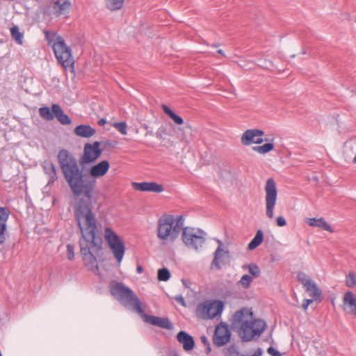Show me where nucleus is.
Instances as JSON below:
<instances>
[{
    "instance_id": "32",
    "label": "nucleus",
    "mask_w": 356,
    "mask_h": 356,
    "mask_svg": "<svg viewBox=\"0 0 356 356\" xmlns=\"http://www.w3.org/2000/svg\"><path fill=\"white\" fill-rule=\"evenodd\" d=\"M243 269H248L249 273L253 277H258L260 276L261 270L258 266L255 264H250L248 265H244L243 266Z\"/></svg>"
},
{
    "instance_id": "4",
    "label": "nucleus",
    "mask_w": 356,
    "mask_h": 356,
    "mask_svg": "<svg viewBox=\"0 0 356 356\" xmlns=\"http://www.w3.org/2000/svg\"><path fill=\"white\" fill-rule=\"evenodd\" d=\"M54 53L58 61L62 66L67 70L71 68L74 71V61L72 56V52L64 40V39L57 35L54 42L52 44Z\"/></svg>"
},
{
    "instance_id": "25",
    "label": "nucleus",
    "mask_w": 356,
    "mask_h": 356,
    "mask_svg": "<svg viewBox=\"0 0 356 356\" xmlns=\"http://www.w3.org/2000/svg\"><path fill=\"white\" fill-rule=\"evenodd\" d=\"M217 243L218 244V248H216L214 255H213V259L211 262V266H215L217 269H220L221 266L219 265V259H220V254H228V250H224L222 249V242L220 240H217Z\"/></svg>"
},
{
    "instance_id": "10",
    "label": "nucleus",
    "mask_w": 356,
    "mask_h": 356,
    "mask_svg": "<svg viewBox=\"0 0 356 356\" xmlns=\"http://www.w3.org/2000/svg\"><path fill=\"white\" fill-rule=\"evenodd\" d=\"M99 141H95L93 144L86 143L84 145L83 154L79 160L80 163H90L100 157L102 153Z\"/></svg>"
},
{
    "instance_id": "9",
    "label": "nucleus",
    "mask_w": 356,
    "mask_h": 356,
    "mask_svg": "<svg viewBox=\"0 0 356 356\" xmlns=\"http://www.w3.org/2000/svg\"><path fill=\"white\" fill-rule=\"evenodd\" d=\"M265 202H266V213L268 218L271 219L274 216L273 210L276 204L277 197V189L275 180L270 177L267 179L265 186Z\"/></svg>"
},
{
    "instance_id": "31",
    "label": "nucleus",
    "mask_w": 356,
    "mask_h": 356,
    "mask_svg": "<svg viewBox=\"0 0 356 356\" xmlns=\"http://www.w3.org/2000/svg\"><path fill=\"white\" fill-rule=\"evenodd\" d=\"M298 280L300 283H301L305 289L307 286L312 284L314 282L311 280V278L304 272H299L297 275Z\"/></svg>"
},
{
    "instance_id": "49",
    "label": "nucleus",
    "mask_w": 356,
    "mask_h": 356,
    "mask_svg": "<svg viewBox=\"0 0 356 356\" xmlns=\"http://www.w3.org/2000/svg\"><path fill=\"white\" fill-rule=\"evenodd\" d=\"M181 282H182L183 285H184L186 288H189V287H190L191 282H190L188 280H186V279H182V280H181Z\"/></svg>"
},
{
    "instance_id": "26",
    "label": "nucleus",
    "mask_w": 356,
    "mask_h": 356,
    "mask_svg": "<svg viewBox=\"0 0 356 356\" xmlns=\"http://www.w3.org/2000/svg\"><path fill=\"white\" fill-rule=\"evenodd\" d=\"M161 108L163 111L175 123L177 124H182L184 123V120L181 117L177 115L172 110H171L167 105L162 104Z\"/></svg>"
},
{
    "instance_id": "52",
    "label": "nucleus",
    "mask_w": 356,
    "mask_h": 356,
    "mask_svg": "<svg viewBox=\"0 0 356 356\" xmlns=\"http://www.w3.org/2000/svg\"><path fill=\"white\" fill-rule=\"evenodd\" d=\"M97 124L99 126H103L106 124V120L104 118H101L100 120H98Z\"/></svg>"
},
{
    "instance_id": "14",
    "label": "nucleus",
    "mask_w": 356,
    "mask_h": 356,
    "mask_svg": "<svg viewBox=\"0 0 356 356\" xmlns=\"http://www.w3.org/2000/svg\"><path fill=\"white\" fill-rule=\"evenodd\" d=\"M343 310L356 316V297L352 291H347L343 297Z\"/></svg>"
},
{
    "instance_id": "3",
    "label": "nucleus",
    "mask_w": 356,
    "mask_h": 356,
    "mask_svg": "<svg viewBox=\"0 0 356 356\" xmlns=\"http://www.w3.org/2000/svg\"><path fill=\"white\" fill-rule=\"evenodd\" d=\"M110 292L113 296L119 297L120 300H125L131 305L132 309L137 312L143 317L144 321L161 328L172 330V323L168 318L158 317L147 314L144 312L141 302L134 291L122 283H116L110 289Z\"/></svg>"
},
{
    "instance_id": "6",
    "label": "nucleus",
    "mask_w": 356,
    "mask_h": 356,
    "mask_svg": "<svg viewBox=\"0 0 356 356\" xmlns=\"http://www.w3.org/2000/svg\"><path fill=\"white\" fill-rule=\"evenodd\" d=\"M266 323L261 319L246 321L240 325L239 334L242 341H250L255 337H260L266 328Z\"/></svg>"
},
{
    "instance_id": "29",
    "label": "nucleus",
    "mask_w": 356,
    "mask_h": 356,
    "mask_svg": "<svg viewBox=\"0 0 356 356\" xmlns=\"http://www.w3.org/2000/svg\"><path fill=\"white\" fill-rule=\"evenodd\" d=\"M184 222V220L182 216H178L175 225H173L172 240H175L178 237L181 229H183Z\"/></svg>"
},
{
    "instance_id": "27",
    "label": "nucleus",
    "mask_w": 356,
    "mask_h": 356,
    "mask_svg": "<svg viewBox=\"0 0 356 356\" xmlns=\"http://www.w3.org/2000/svg\"><path fill=\"white\" fill-rule=\"evenodd\" d=\"M264 241V234L261 229H258L253 239L249 243L248 248L250 250H254Z\"/></svg>"
},
{
    "instance_id": "48",
    "label": "nucleus",
    "mask_w": 356,
    "mask_h": 356,
    "mask_svg": "<svg viewBox=\"0 0 356 356\" xmlns=\"http://www.w3.org/2000/svg\"><path fill=\"white\" fill-rule=\"evenodd\" d=\"M143 128L146 130L145 136H153V131L151 130H149V126L147 124H143Z\"/></svg>"
},
{
    "instance_id": "19",
    "label": "nucleus",
    "mask_w": 356,
    "mask_h": 356,
    "mask_svg": "<svg viewBox=\"0 0 356 356\" xmlns=\"http://www.w3.org/2000/svg\"><path fill=\"white\" fill-rule=\"evenodd\" d=\"M44 172L48 175L49 180L47 186H52L54 183L57 181L58 175L55 165L49 161H46L42 165Z\"/></svg>"
},
{
    "instance_id": "30",
    "label": "nucleus",
    "mask_w": 356,
    "mask_h": 356,
    "mask_svg": "<svg viewBox=\"0 0 356 356\" xmlns=\"http://www.w3.org/2000/svg\"><path fill=\"white\" fill-rule=\"evenodd\" d=\"M274 149V145L272 143H266L263 145L254 146L252 150L261 154H265Z\"/></svg>"
},
{
    "instance_id": "53",
    "label": "nucleus",
    "mask_w": 356,
    "mask_h": 356,
    "mask_svg": "<svg viewBox=\"0 0 356 356\" xmlns=\"http://www.w3.org/2000/svg\"><path fill=\"white\" fill-rule=\"evenodd\" d=\"M136 271L138 273L140 274L143 272V268L141 266H138L136 268Z\"/></svg>"
},
{
    "instance_id": "44",
    "label": "nucleus",
    "mask_w": 356,
    "mask_h": 356,
    "mask_svg": "<svg viewBox=\"0 0 356 356\" xmlns=\"http://www.w3.org/2000/svg\"><path fill=\"white\" fill-rule=\"evenodd\" d=\"M263 350L261 348H258L253 354H250V353L246 354H243L241 356H262Z\"/></svg>"
},
{
    "instance_id": "28",
    "label": "nucleus",
    "mask_w": 356,
    "mask_h": 356,
    "mask_svg": "<svg viewBox=\"0 0 356 356\" xmlns=\"http://www.w3.org/2000/svg\"><path fill=\"white\" fill-rule=\"evenodd\" d=\"M305 290L307 292L309 293V296H312L315 300H321L322 291L318 287L315 282H314L310 286H307V288Z\"/></svg>"
},
{
    "instance_id": "11",
    "label": "nucleus",
    "mask_w": 356,
    "mask_h": 356,
    "mask_svg": "<svg viewBox=\"0 0 356 356\" xmlns=\"http://www.w3.org/2000/svg\"><path fill=\"white\" fill-rule=\"evenodd\" d=\"M174 223L175 219L172 215L160 218L159 220L158 237L162 240H167L170 238V241H173L172 229Z\"/></svg>"
},
{
    "instance_id": "36",
    "label": "nucleus",
    "mask_w": 356,
    "mask_h": 356,
    "mask_svg": "<svg viewBox=\"0 0 356 356\" xmlns=\"http://www.w3.org/2000/svg\"><path fill=\"white\" fill-rule=\"evenodd\" d=\"M170 277V273L166 268H163L158 270L157 279L159 281L166 282Z\"/></svg>"
},
{
    "instance_id": "41",
    "label": "nucleus",
    "mask_w": 356,
    "mask_h": 356,
    "mask_svg": "<svg viewBox=\"0 0 356 356\" xmlns=\"http://www.w3.org/2000/svg\"><path fill=\"white\" fill-rule=\"evenodd\" d=\"M167 134V128L165 126H161L157 131L155 133V136L159 139H163L164 136Z\"/></svg>"
},
{
    "instance_id": "21",
    "label": "nucleus",
    "mask_w": 356,
    "mask_h": 356,
    "mask_svg": "<svg viewBox=\"0 0 356 356\" xmlns=\"http://www.w3.org/2000/svg\"><path fill=\"white\" fill-rule=\"evenodd\" d=\"M252 312L246 309H241L235 312L233 316L232 325L234 328L240 327V325L248 319V316H252Z\"/></svg>"
},
{
    "instance_id": "51",
    "label": "nucleus",
    "mask_w": 356,
    "mask_h": 356,
    "mask_svg": "<svg viewBox=\"0 0 356 356\" xmlns=\"http://www.w3.org/2000/svg\"><path fill=\"white\" fill-rule=\"evenodd\" d=\"M202 343L206 346L207 344H210L207 338L205 336L201 337Z\"/></svg>"
},
{
    "instance_id": "50",
    "label": "nucleus",
    "mask_w": 356,
    "mask_h": 356,
    "mask_svg": "<svg viewBox=\"0 0 356 356\" xmlns=\"http://www.w3.org/2000/svg\"><path fill=\"white\" fill-rule=\"evenodd\" d=\"M45 38L48 41V43L50 44L52 40L51 39V34L49 31H44Z\"/></svg>"
},
{
    "instance_id": "18",
    "label": "nucleus",
    "mask_w": 356,
    "mask_h": 356,
    "mask_svg": "<svg viewBox=\"0 0 356 356\" xmlns=\"http://www.w3.org/2000/svg\"><path fill=\"white\" fill-rule=\"evenodd\" d=\"M110 168V163L108 161L104 160L93 165L90 169V178L94 179L105 175Z\"/></svg>"
},
{
    "instance_id": "58",
    "label": "nucleus",
    "mask_w": 356,
    "mask_h": 356,
    "mask_svg": "<svg viewBox=\"0 0 356 356\" xmlns=\"http://www.w3.org/2000/svg\"><path fill=\"white\" fill-rule=\"evenodd\" d=\"M211 46L213 47H219V44L218 43L213 44Z\"/></svg>"
},
{
    "instance_id": "24",
    "label": "nucleus",
    "mask_w": 356,
    "mask_h": 356,
    "mask_svg": "<svg viewBox=\"0 0 356 356\" xmlns=\"http://www.w3.org/2000/svg\"><path fill=\"white\" fill-rule=\"evenodd\" d=\"M308 224L312 227H320L323 230L333 232V229L330 227V225L324 220L323 218H308L307 219Z\"/></svg>"
},
{
    "instance_id": "59",
    "label": "nucleus",
    "mask_w": 356,
    "mask_h": 356,
    "mask_svg": "<svg viewBox=\"0 0 356 356\" xmlns=\"http://www.w3.org/2000/svg\"><path fill=\"white\" fill-rule=\"evenodd\" d=\"M353 163H356V154H355V156L354 157L353 159Z\"/></svg>"
},
{
    "instance_id": "33",
    "label": "nucleus",
    "mask_w": 356,
    "mask_h": 356,
    "mask_svg": "<svg viewBox=\"0 0 356 356\" xmlns=\"http://www.w3.org/2000/svg\"><path fill=\"white\" fill-rule=\"evenodd\" d=\"M40 115L46 120H52L54 118V114L53 111L50 110V108L47 106L41 107L39 109Z\"/></svg>"
},
{
    "instance_id": "34",
    "label": "nucleus",
    "mask_w": 356,
    "mask_h": 356,
    "mask_svg": "<svg viewBox=\"0 0 356 356\" xmlns=\"http://www.w3.org/2000/svg\"><path fill=\"white\" fill-rule=\"evenodd\" d=\"M12 38L19 44H22L23 34L19 31V28L15 26L10 29Z\"/></svg>"
},
{
    "instance_id": "22",
    "label": "nucleus",
    "mask_w": 356,
    "mask_h": 356,
    "mask_svg": "<svg viewBox=\"0 0 356 356\" xmlns=\"http://www.w3.org/2000/svg\"><path fill=\"white\" fill-rule=\"evenodd\" d=\"M51 108L54 112V117L61 124L68 125L72 122L71 119L68 115L64 113L60 105L54 104L51 106Z\"/></svg>"
},
{
    "instance_id": "2",
    "label": "nucleus",
    "mask_w": 356,
    "mask_h": 356,
    "mask_svg": "<svg viewBox=\"0 0 356 356\" xmlns=\"http://www.w3.org/2000/svg\"><path fill=\"white\" fill-rule=\"evenodd\" d=\"M57 159L63 177L73 195L76 197L83 196L79 199L75 210L79 208L81 200L86 202L92 210L91 199L96 186V180L83 173L75 156L67 149H60Z\"/></svg>"
},
{
    "instance_id": "46",
    "label": "nucleus",
    "mask_w": 356,
    "mask_h": 356,
    "mask_svg": "<svg viewBox=\"0 0 356 356\" xmlns=\"http://www.w3.org/2000/svg\"><path fill=\"white\" fill-rule=\"evenodd\" d=\"M175 300L178 303H179L180 305H181L182 306H184V307H186V301H185L184 298L182 297V296H181V295L176 296L175 297Z\"/></svg>"
},
{
    "instance_id": "13",
    "label": "nucleus",
    "mask_w": 356,
    "mask_h": 356,
    "mask_svg": "<svg viewBox=\"0 0 356 356\" xmlns=\"http://www.w3.org/2000/svg\"><path fill=\"white\" fill-rule=\"evenodd\" d=\"M231 332L226 325L217 326L213 337V342L216 346H222L229 342Z\"/></svg>"
},
{
    "instance_id": "23",
    "label": "nucleus",
    "mask_w": 356,
    "mask_h": 356,
    "mask_svg": "<svg viewBox=\"0 0 356 356\" xmlns=\"http://www.w3.org/2000/svg\"><path fill=\"white\" fill-rule=\"evenodd\" d=\"M95 133L96 130L90 125L80 124L74 129V134L82 138H90Z\"/></svg>"
},
{
    "instance_id": "40",
    "label": "nucleus",
    "mask_w": 356,
    "mask_h": 356,
    "mask_svg": "<svg viewBox=\"0 0 356 356\" xmlns=\"http://www.w3.org/2000/svg\"><path fill=\"white\" fill-rule=\"evenodd\" d=\"M113 127L117 129L122 134H127V124L124 122H115Z\"/></svg>"
},
{
    "instance_id": "16",
    "label": "nucleus",
    "mask_w": 356,
    "mask_h": 356,
    "mask_svg": "<svg viewBox=\"0 0 356 356\" xmlns=\"http://www.w3.org/2000/svg\"><path fill=\"white\" fill-rule=\"evenodd\" d=\"M10 212L8 207H0V245L6 241V232L7 229L6 222L8 219Z\"/></svg>"
},
{
    "instance_id": "57",
    "label": "nucleus",
    "mask_w": 356,
    "mask_h": 356,
    "mask_svg": "<svg viewBox=\"0 0 356 356\" xmlns=\"http://www.w3.org/2000/svg\"><path fill=\"white\" fill-rule=\"evenodd\" d=\"M232 350H234V346H232V347L229 348V349H228L229 353H231Z\"/></svg>"
},
{
    "instance_id": "47",
    "label": "nucleus",
    "mask_w": 356,
    "mask_h": 356,
    "mask_svg": "<svg viewBox=\"0 0 356 356\" xmlns=\"http://www.w3.org/2000/svg\"><path fill=\"white\" fill-rule=\"evenodd\" d=\"M313 302L312 299H305L302 305V307L304 310H307L308 306Z\"/></svg>"
},
{
    "instance_id": "54",
    "label": "nucleus",
    "mask_w": 356,
    "mask_h": 356,
    "mask_svg": "<svg viewBox=\"0 0 356 356\" xmlns=\"http://www.w3.org/2000/svg\"><path fill=\"white\" fill-rule=\"evenodd\" d=\"M211 347H210V344H207V345L206 346V353H207V355H209V354L211 353Z\"/></svg>"
},
{
    "instance_id": "5",
    "label": "nucleus",
    "mask_w": 356,
    "mask_h": 356,
    "mask_svg": "<svg viewBox=\"0 0 356 356\" xmlns=\"http://www.w3.org/2000/svg\"><path fill=\"white\" fill-rule=\"evenodd\" d=\"M224 308V303L218 300H207L197 305L196 315L202 319H212L220 315Z\"/></svg>"
},
{
    "instance_id": "56",
    "label": "nucleus",
    "mask_w": 356,
    "mask_h": 356,
    "mask_svg": "<svg viewBox=\"0 0 356 356\" xmlns=\"http://www.w3.org/2000/svg\"><path fill=\"white\" fill-rule=\"evenodd\" d=\"M217 53L220 54V55H222V56H225V54H224V52H223V51L222 49L218 50Z\"/></svg>"
},
{
    "instance_id": "42",
    "label": "nucleus",
    "mask_w": 356,
    "mask_h": 356,
    "mask_svg": "<svg viewBox=\"0 0 356 356\" xmlns=\"http://www.w3.org/2000/svg\"><path fill=\"white\" fill-rule=\"evenodd\" d=\"M67 257L69 260H73L74 258V246L72 244L67 245Z\"/></svg>"
},
{
    "instance_id": "37",
    "label": "nucleus",
    "mask_w": 356,
    "mask_h": 356,
    "mask_svg": "<svg viewBox=\"0 0 356 356\" xmlns=\"http://www.w3.org/2000/svg\"><path fill=\"white\" fill-rule=\"evenodd\" d=\"M100 143V146H102L101 149H102V152L115 148L118 144V141L111 140H104L101 141Z\"/></svg>"
},
{
    "instance_id": "43",
    "label": "nucleus",
    "mask_w": 356,
    "mask_h": 356,
    "mask_svg": "<svg viewBox=\"0 0 356 356\" xmlns=\"http://www.w3.org/2000/svg\"><path fill=\"white\" fill-rule=\"evenodd\" d=\"M267 353L271 356H282L280 353L272 346L267 349Z\"/></svg>"
},
{
    "instance_id": "38",
    "label": "nucleus",
    "mask_w": 356,
    "mask_h": 356,
    "mask_svg": "<svg viewBox=\"0 0 356 356\" xmlns=\"http://www.w3.org/2000/svg\"><path fill=\"white\" fill-rule=\"evenodd\" d=\"M346 284L348 287L353 288L356 286V275L354 272L350 271L346 276Z\"/></svg>"
},
{
    "instance_id": "39",
    "label": "nucleus",
    "mask_w": 356,
    "mask_h": 356,
    "mask_svg": "<svg viewBox=\"0 0 356 356\" xmlns=\"http://www.w3.org/2000/svg\"><path fill=\"white\" fill-rule=\"evenodd\" d=\"M252 277L248 275H244L239 280V284L245 289H248L250 286L251 282H252Z\"/></svg>"
},
{
    "instance_id": "8",
    "label": "nucleus",
    "mask_w": 356,
    "mask_h": 356,
    "mask_svg": "<svg viewBox=\"0 0 356 356\" xmlns=\"http://www.w3.org/2000/svg\"><path fill=\"white\" fill-rule=\"evenodd\" d=\"M105 239L115 259L118 263H120L125 252V246L123 241L110 227L105 228Z\"/></svg>"
},
{
    "instance_id": "1",
    "label": "nucleus",
    "mask_w": 356,
    "mask_h": 356,
    "mask_svg": "<svg viewBox=\"0 0 356 356\" xmlns=\"http://www.w3.org/2000/svg\"><path fill=\"white\" fill-rule=\"evenodd\" d=\"M74 217L81 234L79 243L84 265L88 270H98L97 258L94 254L102 250L103 241L97 233L95 215L87 202L81 200L79 208L74 210Z\"/></svg>"
},
{
    "instance_id": "45",
    "label": "nucleus",
    "mask_w": 356,
    "mask_h": 356,
    "mask_svg": "<svg viewBox=\"0 0 356 356\" xmlns=\"http://www.w3.org/2000/svg\"><path fill=\"white\" fill-rule=\"evenodd\" d=\"M276 223L279 227H284L286 225V221L284 217L279 216L276 219Z\"/></svg>"
},
{
    "instance_id": "17",
    "label": "nucleus",
    "mask_w": 356,
    "mask_h": 356,
    "mask_svg": "<svg viewBox=\"0 0 356 356\" xmlns=\"http://www.w3.org/2000/svg\"><path fill=\"white\" fill-rule=\"evenodd\" d=\"M133 186L135 190L140 191H150L158 193L163 191V186L156 182H134Z\"/></svg>"
},
{
    "instance_id": "60",
    "label": "nucleus",
    "mask_w": 356,
    "mask_h": 356,
    "mask_svg": "<svg viewBox=\"0 0 356 356\" xmlns=\"http://www.w3.org/2000/svg\"><path fill=\"white\" fill-rule=\"evenodd\" d=\"M257 138H260L259 137H256L254 138V140H257Z\"/></svg>"
},
{
    "instance_id": "12",
    "label": "nucleus",
    "mask_w": 356,
    "mask_h": 356,
    "mask_svg": "<svg viewBox=\"0 0 356 356\" xmlns=\"http://www.w3.org/2000/svg\"><path fill=\"white\" fill-rule=\"evenodd\" d=\"M264 134V131L258 129H248L246 130L241 136V143L243 145H250L251 144H261L264 141H269L268 138H254L262 136Z\"/></svg>"
},
{
    "instance_id": "35",
    "label": "nucleus",
    "mask_w": 356,
    "mask_h": 356,
    "mask_svg": "<svg viewBox=\"0 0 356 356\" xmlns=\"http://www.w3.org/2000/svg\"><path fill=\"white\" fill-rule=\"evenodd\" d=\"M124 0H106V6L111 10H116L120 9L124 3Z\"/></svg>"
},
{
    "instance_id": "55",
    "label": "nucleus",
    "mask_w": 356,
    "mask_h": 356,
    "mask_svg": "<svg viewBox=\"0 0 356 356\" xmlns=\"http://www.w3.org/2000/svg\"><path fill=\"white\" fill-rule=\"evenodd\" d=\"M224 256H227V257H229V253L228 254H220V259H219V265L220 266V261H222V258Z\"/></svg>"
},
{
    "instance_id": "7",
    "label": "nucleus",
    "mask_w": 356,
    "mask_h": 356,
    "mask_svg": "<svg viewBox=\"0 0 356 356\" xmlns=\"http://www.w3.org/2000/svg\"><path fill=\"white\" fill-rule=\"evenodd\" d=\"M206 236V232L200 229L186 227L182 229L181 239L187 248L197 250L205 243Z\"/></svg>"
},
{
    "instance_id": "15",
    "label": "nucleus",
    "mask_w": 356,
    "mask_h": 356,
    "mask_svg": "<svg viewBox=\"0 0 356 356\" xmlns=\"http://www.w3.org/2000/svg\"><path fill=\"white\" fill-rule=\"evenodd\" d=\"M51 3L53 13L56 17L68 13L72 8V3L69 0H53Z\"/></svg>"
},
{
    "instance_id": "20",
    "label": "nucleus",
    "mask_w": 356,
    "mask_h": 356,
    "mask_svg": "<svg viewBox=\"0 0 356 356\" xmlns=\"http://www.w3.org/2000/svg\"><path fill=\"white\" fill-rule=\"evenodd\" d=\"M177 341L182 343L183 348L186 351L191 350L194 348L195 341L192 336L184 331H180L177 335Z\"/></svg>"
}]
</instances>
